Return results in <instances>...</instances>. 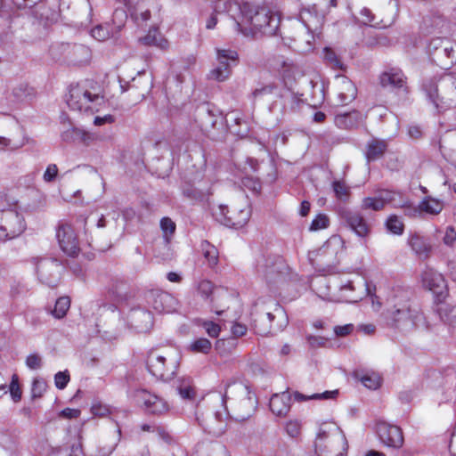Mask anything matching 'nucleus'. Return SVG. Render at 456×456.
Here are the masks:
<instances>
[{"mask_svg": "<svg viewBox=\"0 0 456 456\" xmlns=\"http://www.w3.org/2000/svg\"><path fill=\"white\" fill-rule=\"evenodd\" d=\"M280 16L267 7L248 3L247 11L241 19L238 33L251 37L259 36H274L280 27Z\"/></svg>", "mask_w": 456, "mask_h": 456, "instance_id": "nucleus-1", "label": "nucleus"}, {"mask_svg": "<svg viewBox=\"0 0 456 456\" xmlns=\"http://www.w3.org/2000/svg\"><path fill=\"white\" fill-rule=\"evenodd\" d=\"M284 114L288 112H296L300 109L302 100L293 93H287L282 95Z\"/></svg>", "mask_w": 456, "mask_h": 456, "instance_id": "nucleus-35", "label": "nucleus"}, {"mask_svg": "<svg viewBox=\"0 0 456 456\" xmlns=\"http://www.w3.org/2000/svg\"><path fill=\"white\" fill-rule=\"evenodd\" d=\"M443 208L444 202L430 196L425 197L418 206V210L420 213H426L433 216L440 214Z\"/></svg>", "mask_w": 456, "mask_h": 456, "instance_id": "nucleus-30", "label": "nucleus"}, {"mask_svg": "<svg viewBox=\"0 0 456 456\" xmlns=\"http://www.w3.org/2000/svg\"><path fill=\"white\" fill-rule=\"evenodd\" d=\"M434 304V311L442 322L452 326L456 324V305H452L446 304L445 301Z\"/></svg>", "mask_w": 456, "mask_h": 456, "instance_id": "nucleus-27", "label": "nucleus"}, {"mask_svg": "<svg viewBox=\"0 0 456 456\" xmlns=\"http://www.w3.org/2000/svg\"><path fill=\"white\" fill-rule=\"evenodd\" d=\"M410 295L409 291H397L394 305L388 310L393 324L403 330L426 327L425 316L418 305L410 302Z\"/></svg>", "mask_w": 456, "mask_h": 456, "instance_id": "nucleus-2", "label": "nucleus"}, {"mask_svg": "<svg viewBox=\"0 0 456 456\" xmlns=\"http://www.w3.org/2000/svg\"><path fill=\"white\" fill-rule=\"evenodd\" d=\"M423 287L431 291L434 296V303L445 301L449 296L448 286L442 273L427 268L421 274Z\"/></svg>", "mask_w": 456, "mask_h": 456, "instance_id": "nucleus-8", "label": "nucleus"}, {"mask_svg": "<svg viewBox=\"0 0 456 456\" xmlns=\"http://www.w3.org/2000/svg\"><path fill=\"white\" fill-rule=\"evenodd\" d=\"M384 198L389 199L386 200L387 204H391L394 208H404L411 207V202L408 199L403 198V194L396 191H383Z\"/></svg>", "mask_w": 456, "mask_h": 456, "instance_id": "nucleus-34", "label": "nucleus"}, {"mask_svg": "<svg viewBox=\"0 0 456 456\" xmlns=\"http://www.w3.org/2000/svg\"><path fill=\"white\" fill-rule=\"evenodd\" d=\"M147 305L158 313H171L176 307V299L169 293L152 289L146 293Z\"/></svg>", "mask_w": 456, "mask_h": 456, "instance_id": "nucleus-16", "label": "nucleus"}, {"mask_svg": "<svg viewBox=\"0 0 456 456\" xmlns=\"http://www.w3.org/2000/svg\"><path fill=\"white\" fill-rule=\"evenodd\" d=\"M275 86L273 85H267V86H263L259 88H256L253 93H252V95L255 99L258 98V97H261L263 95H265V94H270L273 92Z\"/></svg>", "mask_w": 456, "mask_h": 456, "instance_id": "nucleus-61", "label": "nucleus"}, {"mask_svg": "<svg viewBox=\"0 0 456 456\" xmlns=\"http://www.w3.org/2000/svg\"><path fill=\"white\" fill-rule=\"evenodd\" d=\"M361 382L370 389H377L380 386V379L376 374L362 376Z\"/></svg>", "mask_w": 456, "mask_h": 456, "instance_id": "nucleus-48", "label": "nucleus"}, {"mask_svg": "<svg viewBox=\"0 0 456 456\" xmlns=\"http://www.w3.org/2000/svg\"><path fill=\"white\" fill-rule=\"evenodd\" d=\"M377 434L379 440L387 447L401 448L403 444V436L397 426L380 422L377 426Z\"/></svg>", "mask_w": 456, "mask_h": 456, "instance_id": "nucleus-19", "label": "nucleus"}, {"mask_svg": "<svg viewBox=\"0 0 456 456\" xmlns=\"http://www.w3.org/2000/svg\"><path fill=\"white\" fill-rule=\"evenodd\" d=\"M80 128L70 126L61 133V139L66 142L78 141V132Z\"/></svg>", "mask_w": 456, "mask_h": 456, "instance_id": "nucleus-51", "label": "nucleus"}, {"mask_svg": "<svg viewBox=\"0 0 456 456\" xmlns=\"http://www.w3.org/2000/svg\"><path fill=\"white\" fill-rule=\"evenodd\" d=\"M66 102L71 110L85 113L98 112L105 104L103 96L89 81L71 85Z\"/></svg>", "mask_w": 456, "mask_h": 456, "instance_id": "nucleus-3", "label": "nucleus"}, {"mask_svg": "<svg viewBox=\"0 0 456 456\" xmlns=\"http://www.w3.org/2000/svg\"><path fill=\"white\" fill-rule=\"evenodd\" d=\"M70 307V299L69 297H61L56 300L54 309L52 311V314L57 318H63L68 310Z\"/></svg>", "mask_w": 456, "mask_h": 456, "instance_id": "nucleus-39", "label": "nucleus"}, {"mask_svg": "<svg viewBox=\"0 0 456 456\" xmlns=\"http://www.w3.org/2000/svg\"><path fill=\"white\" fill-rule=\"evenodd\" d=\"M330 224L329 217L324 214H319L315 216V218L312 221L310 225V231H319L322 229H325Z\"/></svg>", "mask_w": 456, "mask_h": 456, "instance_id": "nucleus-44", "label": "nucleus"}, {"mask_svg": "<svg viewBox=\"0 0 456 456\" xmlns=\"http://www.w3.org/2000/svg\"><path fill=\"white\" fill-rule=\"evenodd\" d=\"M214 216L224 225L238 229L243 227L249 220L250 209L248 206L242 208L230 209L228 206L220 205L214 211Z\"/></svg>", "mask_w": 456, "mask_h": 456, "instance_id": "nucleus-9", "label": "nucleus"}, {"mask_svg": "<svg viewBox=\"0 0 456 456\" xmlns=\"http://www.w3.org/2000/svg\"><path fill=\"white\" fill-rule=\"evenodd\" d=\"M9 389L12 400L19 402L21 399L22 392L19 385V378L16 374H13L12 377Z\"/></svg>", "mask_w": 456, "mask_h": 456, "instance_id": "nucleus-46", "label": "nucleus"}, {"mask_svg": "<svg viewBox=\"0 0 456 456\" xmlns=\"http://www.w3.org/2000/svg\"><path fill=\"white\" fill-rule=\"evenodd\" d=\"M340 217L344 225L359 238L364 239L369 236L370 225L361 213L345 209L341 211Z\"/></svg>", "mask_w": 456, "mask_h": 456, "instance_id": "nucleus-15", "label": "nucleus"}, {"mask_svg": "<svg viewBox=\"0 0 456 456\" xmlns=\"http://www.w3.org/2000/svg\"><path fill=\"white\" fill-rule=\"evenodd\" d=\"M354 330V325L349 323L343 326H335L334 327V333L338 337H345L352 333Z\"/></svg>", "mask_w": 456, "mask_h": 456, "instance_id": "nucleus-62", "label": "nucleus"}, {"mask_svg": "<svg viewBox=\"0 0 456 456\" xmlns=\"http://www.w3.org/2000/svg\"><path fill=\"white\" fill-rule=\"evenodd\" d=\"M91 412L94 416L96 417H105L110 413V409L106 405L94 403L91 408Z\"/></svg>", "mask_w": 456, "mask_h": 456, "instance_id": "nucleus-60", "label": "nucleus"}, {"mask_svg": "<svg viewBox=\"0 0 456 456\" xmlns=\"http://www.w3.org/2000/svg\"><path fill=\"white\" fill-rule=\"evenodd\" d=\"M199 293L207 299L214 301L216 295L219 292L216 289L213 283L208 280H202L198 284Z\"/></svg>", "mask_w": 456, "mask_h": 456, "instance_id": "nucleus-38", "label": "nucleus"}, {"mask_svg": "<svg viewBox=\"0 0 456 456\" xmlns=\"http://www.w3.org/2000/svg\"><path fill=\"white\" fill-rule=\"evenodd\" d=\"M324 58L332 68L340 69H342L343 65L333 51L330 49H325Z\"/></svg>", "mask_w": 456, "mask_h": 456, "instance_id": "nucleus-54", "label": "nucleus"}, {"mask_svg": "<svg viewBox=\"0 0 456 456\" xmlns=\"http://www.w3.org/2000/svg\"><path fill=\"white\" fill-rule=\"evenodd\" d=\"M338 390H332V391H325L323 393H316L313 394L311 395H305L299 392L294 393V399L297 402H303L307 400H328V399H333L336 398L338 395Z\"/></svg>", "mask_w": 456, "mask_h": 456, "instance_id": "nucleus-36", "label": "nucleus"}, {"mask_svg": "<svg viewBox=\"0 0 456 456\" xmlns=\"http://www.w3.org/2000/svg\"><path fill=\"white\" fill-rule=\"evenodd\" d=\"M57 175H58L57 166L55 164H50V165H48V167H46V169L44 173L43 179L46 183H51L56 178Z\"/></svg>", "mask_w": 456, "mask_h": 456, "instance_id": "nucleus-57", "label": "nucleus"}, {"mask_svg": "<svg viewBox=\"0 0 456 456\" xmlns=\"http://www.w3.org/2000/svg\"><path fill=\"white\" fill-rule=\"evenodd\" d=\"M361 20L360 21L364 25H370L376 27L379 25V22L376 21L375 15L371 12V11L366 7L362 8L360 12Z\"/></svg>", "mask_w": 456, "mask_h": 456, "instance_id": "nucleus-47", "label": "nucleus"}, {"mask_svg": "<svg viewBox=\"0 0 456 456\" xmlns=\"http://www.w3.org/2000/svg\"><path fill=\"white\" fill-rule=\"evenodd\" d=\"M46 388L47 384L43 379H35L31 387V399L35 400L42 397Z\"/></svg>", "mask_w": 456, "mask_h": 456, "instance_id": "nucleus-42", "label": "nucleus"}, {"mask_svg": "<svg viewBox=\"0 0 456 456\" xmlns=\"http://www.w3.org/2000/svg\"><path fill=\"white\" fill-rule=\"evenodd\" d=\"M134 398L136 399V402L144 406L146 411L151 414L162 415L169 411L167 402L146 390L135 391Z\"/></svg>", "mask_w": 456, "mask_h": 456, "instance_id": "nucleus-17", "label": "nucleus"}, {"mask_svg": "<svg viewBox=\"0 0 456 456\" xmlns=\"http://www.w3.org/2000/svg\"><path fill=\"white\" fill-rule=\"evenodd\" d=\"M28 142V139L23 137L20 141L13 142L9 138L0 136V150L8 149L10 151H16L23 147Z\"/></svg>", "mask_w": 456, "mask_h": 456, "instance_id": "nucleus-41", "label": "nucleus"}, {"mask_svg": "<svg viewBox=\"0 0 456 456\" xmlns=\"http://www.w3.org/2000/svg\"><path fill=\"white\" fill-rule=\"evenodd\" d=\"M129 3L134 4L135 6L131 13L132 18L135 20L138 25L146 22L151 18V12L149 9H145L143 4L153 3L154 0H128Z\"/></svg>", "mask_w": 456, "mask_h": 456, "instance_id": "nucleus-29", "label": "nucleus"}, {"mask_svg": "<svg viewBox=\"0 0 456 456\" xmlns=\"http://www.w3.org/2000/svg\"><path fill=\"white\" fill-rule=\"evenodd\" d=\"M336 196L339 199L346 198L348 195V188L340 181H335L332 184Z\"/></svg>", "mask_w": 456, "mask_h": 456, "instance_id": "nucleus-55", "label": "nucleus"}, {"mask_svg": "<svg viewBox=\"0 0 456 456\" xmlns=\"http://www.w3.org/2000/svg\"><path fill=\"white\" fill-rule=\"evenodd\" d=\"M0 223L2 224V232L7 231L11 238H16L20 235L26 224L23 216L16 210L8 209L1 212Z\"/></svg>", "mask_w": 456, "mask_h": 456, "instance_id": "nucleus-18", "label": "nucleus"}, {"mask_svg": "<svg viewBox=\"0 0 456 456\" xmlns=\"http://www.w3.org/2000/svg\"><path fill=\"white\" fill-rule=\"evenodd\" d=\"M212 344L208 338H200L192 341L188 346V350L194 354H207L210 352Z\"/></svg>", "mask_w": 456, "mask_h": 456, "instance_id": "nucleus-37", "label": "nucleus"}, {"mask_svg": "<svg viewBox=\"0 0 456 456\" xmlns=\"http://www.w3.org/2000/svg\"><path fill=\"white\" fill-rule=\"evenodd\" d=\"M338 99L342 105L351 102L357 94V89L354 83L345 76L337 77Z\"/></svg>", "mask_w": 456, "mask_h": 456, "instance_id": "nucleus-21", "label": "nucleus"}, {"mask_svg": "<svg viewBox=\"0 0 456 456\" xmlns=\"http://www.w3.org/2000/svg\"><path fill=\"white\" fill-rule=\"evenodd\" d=\"M199 325L202 326L205 329L208 335L211 338L218 337L221 330L219 325L212 321L200 320L199 322Z\"/></svg>", "mask_w": 456, "mask_h": 456, "instance_id": "nucleus-45", "label": "nucleus"}, {"mask_svg": "<svg viewBox=\"0 0 456 456\" xmlns=\"http://www.w3.org/2000/svg\"><path fill=\"white\" fill-rule=\"evenodd\" d=\"M291 405V395L288 391L273 395L269 403L272 412L279 417H285Z\"/></svg>", "mask_w": 456, "mask_h": 456, "instance_id": "nucleus-23", "label": "nucleus"}, {"mask_svg": "<svg viewBox=\"0 0 456 456\" xmlns=\"http://www.w3.org/2000/svg\"><path fill=\"white\" fill-rule=\"evenodd\" d=\"M77 138H78V142H81L86 145H89L92 142L97 141L100 138V136L95 133L80 129L78 132Z\"/></svg>", "mask_w": 456, "mask_h": 456, "instance_id": "nucleus-50", "label": "nucleus"}, {"mask_svg": "<svg viewBox=\"0 0 456 456\" xmlns=\"http://www.w3.org/2000/svg\"><path fill=\"white\" fill-rule=\"evenodd\" d=\"M387 231L395 235H402L404 231V224L399 216L391 215L386 221Z\"/></svg>", "mask_w": 456, "mask_h": 456, "instance_id": "nucleus-40", "label": "nucleus"}, {"mask_svg": "<svg viewBox=\"0 0 456 456\" xmlns=\"http://www.w3.org/2000/svg\"><path fill=\"white\" fill-rule=\"evenodd\" d=\"M61 249L69 256H76L80 251L79 241L73 227L69 224H60L56 231Z\"/></svg>", "mask_w": 456, "mask_h": 456, "instance_id": "nucleus-13", "label": "nucleus"}, {"mask_svg": "<svg viewBox=\"0 0 456 456\" xmlns=\"http://www.w3.org/2000/svg\"><path fill=\"white\" fill-rule=\"evenodd\" d=\"M128 322L138 332H147L153 326V317L147 310L134 308L128 314Z\"/></svg>", "mask_w": 456, "mask_h": 456, "instance_id": "nucleus-20", "label": "nucleus"}, {"mask_svg": "<svg viewBox=\"0 0 456 456\" xmlns=\"http://www.w3.org/2000/svg\"><path fill=\"white\" fill-rule=\"evenodd\" d=\"M307 341L312 348L325 347L329 343V339L321 336H308Z\"/></svg>", "mask_w": 456, "mask_h": 456, "instance_id": "nucleus-53", "label": "nucleus"}, {"mask_svg": "<svg viewBox=\"0 0 456 456\" xmlns=\"http://www.w3.org/2000/svg\"><path fill=\"white\" fill-rule=\"evenodd\" d=\"M369 293L366 281L359 276L353 280L341 281L339 285L338 301L356 303Z\"/></svg>", "mask_w": 456, "mask_h": 456, "instance_id": "nucleus-10", "label": "nucleus"}, {"mask_svg": "<svg viewBox=\"0 0 456 456\" xmlns=\"http://www.w3.org/2000/svg\"><path fill=\"white\" fill-rule=\"evenodd\" d=\"M363 121V117L359 111L354 110L344 114H337L334 118L335 125L342 129H352L358 126Z\"/></svg>", "mask_w": 456, "mask_h": 456, "instance_id": "nucleus-25", "label": "nucleus"}, {"mask_svg": "<svg viewBox=\"0 0 456 456\" xmlns=\"http://www.w3.org/2000/svg\"><path fill=\"white\" fill-rule=\"evenodd\" d=\"M239 389L242 396L232 406L233 418L238 421H244L253 415L257 402L255 395L248 391L247 387L239 385Z\"/></svg>", "mask_w": 456, "mask_h": 456, "instance_id": "nucleus-14", "label": "nucleus"}, {"mask_svg": "<svg viewBox=\"0 0 456 456\" xmlns=\"http://www.w3.org/2000/svg\"><path fill=\"white\" fill-rule=\"evenodd\" d=\"M408 244L419 259L425 260L429 257L432 247L424 237L413 234L409 238Z\"/></svg>", "mask_w": 456, "mask_h": 456, "instance_id": "nucleus-24", "label": "nucleus"}, {"mask_svg": "<svg viewBox=\"0 0 456 456\" xmlns=\"http://www.w3.org/2000/svg\"><path fill=\"white\" fill-rule=\"evenodd\" d=\"M148 370L156 378L168 380L175 374L179 366V354L175 350L159 352L152 350L147 357Z\"/></svg>", "mask_w": 456, "mask_h": 456, "instance_id": "nucleus-6", "label": "nucleus"}, {"mask_svg": "<svg viewBox=\"0 0 456 456\" xmlns=\"http://www.w3.org/2000/svg\"><path fill=\"white\" fill-rule=\"evenodd\" d=\"M287 434L291 437H297L301 431V424L298 420H289L285 427Z\"/></svg>", "mask_w": 456, "mask_h": 456, "instance_id": "nucleus-52", "label": "nucleus"}, {"mask_svg": "<svg viewBox=\"0 0 456 456\" xmlns=\"http://www.w3.org/2000/svg\"><path fill=\"white\" fill-rule=\"evenodd\" d=\"M140 42L144 45L156 46L161 50H166L169 46L168 41L155 28H151L146 36L141 37Z\"/></svg>", "mask_w": 456, "mask_h": 456, "instance_id": "nucleus-28", "label": "nucleus"}, {"mask_svg": "<svg viewBox=\"0 0 456 456\" xmlns=\"http://www.w3.org/2000/svg\"><path fill=\"white\" fill-rule=\"evenodd\" d=\"M160 227L166 235L174 233L175 224L169 217H163L160 220Z\"/></svg>", "mask_w": 456, "mask_h": 456, "instance_id": "nucleus-58", "label": "nucleus"}, {"mask_svg": "<svg viewBox=\"0 0 456 456\" xmlns=\"http://www.w3.org/2000/svg\"><path fill=\"white\" fill-rule=\"evenodd\" d=\"M26 364L29 369L37 370L41 367L42 359L37 354H29L26 359Z\"/></svg>", "mask_w": 456, "mask_h": 456, "instance_id": "nucleus-59", "label": "nucleus"}, {"mask_svg": "<svg viewBox=\"0 0 456 456\" xmlns=\"http://www.w3.org/2000/svg\"><path fill=\"white\" fill-rule=\"evenodd\" d=\"M91 35L98 41H105L110 37L108 25H97L91 30Z\"/></svg>", "mask_w": 456, "mask_h": 456, "instance_id": "nucleus-43", "label": "nucleus"}, {"mask_svg": "<svg viewBox=\"0 0 456 456\" xmlns=\"http://www.w3.org/2000/svg\"><path fill=\"white\" fill-rule=\"evenodd\" d=\"M63 269L62 264L54 258L40 259L37 264L38 280L53 288L57 286Z\"/></svg>", "mask_w": 456, "mask_h": 456, "instance_id": "nucleus-11", "label": "nucleus"}, {"mask_svg": "<svg viewBox=\"0 0 456 456\" xmlns=\"http://www.w3.org/2000/svg\"><path fill=\"white\" fill-rule=\"evenodd\" d=\"M81 411L78 409H71V408H65L63 409L60 415L65 419H77L80 416Z\"/></svg>", "mask_w": 456, "mask_h": 456, "instance_id": "nucleus-64", "label": "nucleus"}, {"mask_svg": "<svg viewBox=\"0 0 456 456\" xmlns=\"http://www.w3.org/2000/svg\"><path fill=\"white\" fill-rule=\"evenodd\" d=\"M177 382L176 390L183 399L192 400L195 398L196 391L191 378H182Z\"/></svg>", "mask_w": 456, "mask_h": 456, "instance_id": "nucleus-32", "label": "nucleus"}, {"mask_svg": "<svg viewBox=\"0 0 456 456\" xmlns=\"http://www.w3.org/2000/svg\"><path fill=\"white\" fill-rule=\"evenodd\" d=\"M314 448L318 456H345L347 441L334 423H323L319 428Z\"/></svg>", "mask_w": 456, "mask_h": 456, "instance_id": "nucleus-4", "label": "nucleus"}, {"mask_svg": "<svg viewBox=\"0 0 456 456\" xmlns=\"http://www.w3.org/2000/svg\"><path fill=\"white\" fill-rule=\"evenodd\" d=\"M443 241L445 245L453 247L456 242V231L452 226H448L446 228Z\"/></svg>", "mask_w": 456, "mask_h": 456, "instance_id": "nucleus-56", "label": "nucleus"}, {"mask_svg": "<svg viewBox=\"0 0 456 456\" xmlns=\"http://www.w3.org/2000/svg\"><path fill=\"white\" fill-rule=\"evenodd\" d=\"M69 381L68 370L59 371L54 375V384L58 389H64Z\"/></svg>", "mask_w": 456, "mask_h": 456, "instance_id": "nucleus-49", "label": "nucleus"}, {"mask_svg": "<svg viewBox=\"0 0 456 456\" xmlns=\"http://www.w3.org/2000/svg\"><path fill=\"white\" fill-rule=\"evenodd\" d=\"M216 62L209 72V78L223 82L232 74V68L238 63V53L232 49H216Z\"/></svg>", "mask_w": 456, "mask_h": 456, "instance_id": "nucleus-7", "label": "nucleus"}, {"mask_svg": "<svg viewBox=\"0 0 456 456\" xmlns=\"http://www.w3.org/2000/svg\"><path fill=\"white\" fill-rule=\"evenodd\" d=\"M423 88L436 108L456 107V74H445L438 82L430 80Z\"/></svg>", "mask_w": 456, "mask_h": 456, "instance_id": "nucleus-5", "label": "nucleus"}, {"mask_svg": "<svg viewBox=\"0 0 456 456\" xmlns=\"http://www.w3.org/2000/svg\"><path fill=\"white\" fill-rule=\"evenodd\" d=\"M248 3H239L237 0H215L212 4L214 12L226 13L232 20L235 31H238L241 24L244 12L247 11Z\"/></svg>", "mask_w": 456, "mask_h": 456, "instance_id": "nucleus-12", "label": "nucleus"}, {"mask_svg": "<svg viewBox=\"0 0 456 456\" xmlns=\"http://www.w3.org/2000/svg\"><path fill=\"white\" fill-rule=\"evenodd\" d=\"M386 200H389V199L384 198L382 191L377 197L363 198L362 200L361 208L362 210L379 211L382 210L386 206Z\"/></svg>", "mask_w": 456, "mask_h": 456, "instance_id": "nucleus-31", "label": "nucleus"}, {"mask_svg": "<svg viewBox=\"0 0 456 456\" xmlns=\"http://www.w3.org/2000/svg\"><path fill=\"white\" fill-rule=\"evenodd\" d=\"M382 86L406 90V77L400 69L391 68L380 75Z\"/></svg>", "mask_w": 456, "mask_h": 456, "instance_id": "nucleus-22", "label": "nucleus"}, {"mask_svg": "<svg viewBox=\"0 0 456 456\" xmlns=\"http://www.w3.org/2000/svg\"><path fill=\"white\" fill-rule=\"evenodd\" d=\"M387 149V142L379 138L370 139L366 144L365 158L368 162L383 157Z\"/></svg>", "mask_w": 456, "mask_h": 456, "instance_id": "nucleus-26", "label": "nucleus"}, {"mask_svg": "<svg viewBox=\"0 0 456 456\" xmlns=\"http://www.w3.org/2000/svg\"><path fill=\"white\" fill-rule=\"evenodd\" d=\"M200 248L208 266L215 267L218 264L219 253L217 248L208 240L201 242Z\"/></svg>", "mask_w": 456, "mask_h": 456, "instance_id": "nucleus-33", "label": "nucleus"}, {"mask_svg": "<svg viewBox=\"0 0 456 456\" xmlns=\"http://www.w3.org/2000/svg\"><path fill=\"white\" fill-rule=\"evenodd\" d=\"M248 328L246 325L235 322L231 328L232 334L234 337H242L247 333Z\"/></svg>", "mask_w": 456, "mask_h": 456, "instance_id": "nucleus-63", "label": "nucleus"}]
</instances>
